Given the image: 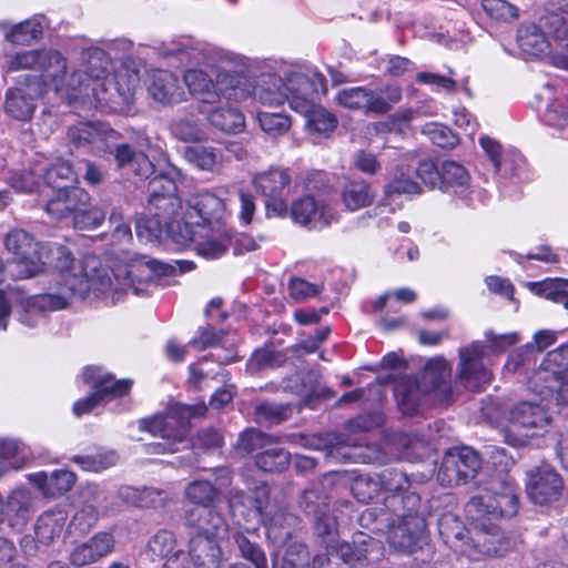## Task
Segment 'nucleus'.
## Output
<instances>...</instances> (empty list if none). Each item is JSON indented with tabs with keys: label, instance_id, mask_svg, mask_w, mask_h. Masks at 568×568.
<instances>
[{
	"label": "nucleus",
	"instance_id": "obj_1",
	"mask_svg": "<svg viewBox=\"0 0 568 568\" xmlns=\"http://www.w3.org/2000/svg\"><path fill=\"white\" fill-rule=\"evenodd\" d=\"M268 498L270 490L265 484L256 487L254 498L242 490L231 489L229 493L231 515L239 526L263 523L268 538L276 544H284L292 538L298 517L286 506L270 504Z\"/></svg>",
	"mask_w": 568,
	"mask_h": 568
},
{
	"label": "nucleus",
	"instance_id": "obj_2",
	"mask_svg": "<svg viewBox=\"0 0 568 568\" xmlns=\"http://www.w3.org/2000/svg\"><path fill=\"white\" fill-rule=\"evenodd\" d=\"M45 265H52L60 274L63 286L73 296L85 297L91 291L104 292L111 287L110 277L103 270H99V260L90 256L83 262H75L71 252L63 246L45 247Z\"/></svg>",
	"mask_w": 568,
	"mask_h": 568
},
{
	"label": "nucleus",
	"instance_id": "obj_3",
	"mask_svg": "<svg viewBox=\"0 0 568 568\" xmlns=\"http://www.w3.org/2000/svg\"><path fill=\"white\" fill-rule=\"evenodd\" d=\"M151 139L142 129L126 128L123 133L109 130L104 152L109 153L115 168L123 174L146 180L155 172V166L146 155Z\"/></svg>",
	"mask_w": 568,
	"mask_h": 568
},
{
	"label": "nucleus",
	"instance_id": "obj_4",
	"mask_svg": "<svg viewBox=\"0 0 568 568\" xmlns=\"http://www.w3.org/2000/svg\"><path fill=\"white\" fill-rule=\"evenodd\" d=\"M450 368L442 358L427 362L418 379L400 376L396 379L394 395L403 414L413 415L417 412L425 394L438 392L444 398L450 395Z\"/></svg>",
	"mask_w": 568,
	"mask_h": 568
},
{
	"label": "nucleus",
	"instance_id": "obj_5",
	"mask_svg": "<svg viewBox=\"0 0 568 568\" xmlns=\"http://www.w3.org/2000/svg\"><path fill=\"white\" fill-rule=\"evenodd\" d=\"M428 515V506L422 503L418 494L403 496L387 530L389 546L403 554H413L419 549L426 535Z\"/></svg>",
	"mask_w": 568,
	"mask_h": 568
},
{
	"label": "nucleus",
	"instance_id": "obj_6",
	"mask_svg": "<svg viewBox=\"0 0 568 568\" xmlns=\"http://www.w3.org/2000/svg\"><path fill=\"white\" fill-rule=\"evenodd\" d=\"M183 81L189 93L203 104L216 103L222 98L242 101L250 93L248 78L239 73L220 71L213 80L203 70L192 69L184 73Z\"/></svg>",
	"mask_w": 568,
	"mask_h": 568
},
{
	"label": "nucleus",
	"instance_id": "obj_7",
	"mask_svg": "<svg viewBox=\"0 0 568 568\" xmlns=\"http://www.w3.org/2000/svg\"><path fill=\"white\" fill-rule=\"evenodd\" d=\"M7 72L32 70L40 73L42 82H53L57 88L64 84L67 59L61 52L50 48L24 50L4 55Z\"/></svg>",
	"mask_w": 568,
	"mask_h": 568
},
{
	"label": "nucleus",
	"instance_id": "obj_8",
	"mask_svg": "<svg viewBox=\"0 0 568 568\" xmlns=\"http://www.w3.org/2000/svg\"><path fill=\"white\" fill-rule=\"evenodd\" d=\"M535 390L557 405L568 404V344L547 354L532 376Z\"/></svg>",
	"mask_w": 568,
	"mask_h": 568
},
{
	"label": "nucleus",
	"instance_id": "obj_9",
	"mask_svg": "<svg viewBox=\"0 0 568 568\" xmlns=\"http://www.w3.org/2000/svg\"><path fill=\"white\" fill-rule=\"evenodd\" d=\"M3 244L13 255V261L8 265L11 276L28 278L44 271V246L40 245L32 234L22 229L11 230L4 236Z\"/></svg>",
	"mask_w": 568,
	"mask_h": 568
},
{
	"label": "nucleus",
	"instance_id": "obj_10",
	"mask_svg": "<svg viewBox=\"0 0 568 568\" xmlns=\"http://www.w3.org/2000/svg\"><path fill=\"white\" fill-rule=\"evenodd\" d=\"M469 506L495 518L514 517L519 509L514 480L506 475L493 477L480 495L471 497Z\"/></svg>",
	"mask_w": 568,
	"mask_h": 568
},
{
	"label": "nucleus",
	"instance_id": "obj_11",
	"mask_svg": "<svg viewBox=\"0 0 568 568\" xmlns=\"http://www.w3.org/2000/svg\"><path fill=\"white\" fill-rule=\"evenodd\" d=\"M383 557V542L366 534L359 532L354 537L352 542L343 541L338 544L335 551L316 555L315 562L320 568H323V565L334 568L346 565V567L349 568V565L354 562L374 565L381 561Z\"/></svg>",
	"mask_w": 568,
	"mask_h": 568
},
{
	"label": "nucleus",
	"instance_id": "obj_12",
	"mask_svg": "<svg viewBox=\"0 0 568 568\" xmlns=\"http://www.w3.org/2000/svg\"><path fill=\"white\" fill-rule=\"evenodd\" d=\"M400 100V88L393 85L381 91H374L366 87H353L341 90L336 95L339 105L362 111L365 114H385Z\"/></svg>",
	"mask_w": 568,
	"mask_h": 568
},
{
	"label": "nucleus",
	"instance_id": "obj_13",
	"mask_svg": "<svg viewBox=\"0 0 568 568\" xmlns=\"http://www.w3.org/2000/svg\"><path fill=\"white\" fill-rule=\"evenodd\" d=\"M480 467V457L473 448H453L443 457L437 479L445 486L464 485L476 477Z\"/></svg>",
	"mask_w": 568,
	"mask_h": 568
},
{
	"label": "nucleus",
	"instance_id": "obj_14",
	"mask_svg": "<svg viewBox=\"0 0 568 568\" xmlns=\"http://www.w3.org/2000/svg\"><path fill=\"white\" fill-rule=\"evenodd\" d=\"M526 475V493L532 504L549 506L560 500L565 490L564 479L550 465L536 466Z\"/></svg>",
	"mask_w": 568,
	"mask_h": 568
},
{
	"label": "nucleus",
	"instance_id": "obj_15",
	"mask_svg": "<svg viewBox=\"0 0 568 568\" xmlns=\"http://www.w3.org/2000/svg\"><path fill=\"white\" fill-rule=\"evenodd\" d=\"M139 83L136 73L108 75L92 87L93 97L101 105L118 110L132 103Z\"/></svg>",
	"mask_w": 568,
	"mask_h": 568
},
{
	"label": "nucleus",
	"instance_id": "obj_16",
	"mask_svg": "<svg viewBox=\"0 0 568 568\" xmlns=\"http://www.w3.org/2000/svg\"><path fill=\"white\" fill-rule=\"evenodd\" d=\"M486 356L487 347L481 342L459 349V379L467 389L477 392L491 382L493 375L484 363Z\"/></svg>",
	"mask_w": 568,
	"mask_h": 568
},
{
	"label": "nucleus",
	"instance_id": "obj_17",
	"mask_svg": "<svg viewBox=\"0 0 568 568\" xmlns=\"http://www.w3.org/2000/svg\"><path fill=\"white\" fill-rule=\"evenodd\" d=\"M193 268L194 263L191 261H175L174 264H170L146 256H140L126 270L129 284L126 288H121V291L132 290L133 294L139 295L141 290L135 286V281L146 283L153 281L155 276H169L178 271L182 274Z\"/></svg>",
	"mask_w": 568,
	"mask_h": 568
},
{
	"label": "nucleus",
	"instance_id": "obj_18",
	"mask_svg": "<svg viewBox=\"0 0 568 568\" xmlns=\"http://www.w3.org/2000/svg\"><path fill=\"white\" fill-rule=\"evenodd\" d=\"M466 546L474 559L501 557L511 548V540L497 526L476 527L469 532Z\"/></svg>",
	"mask_w": 568,
	"mask_h": 568
},
{
	"label": "nucleus",
	"instance_id": "obj_19",
	"mask_svg": "<svg viewBox=\"0 0 568 568\" xmlns=\"http://www.w3.org/2000/svg\"><path fill=\"white\" fill-rule=\"evenodd\" d=\"M191 413L189 408L180 412L172 410L170 414L155 415L150 418H143L139 422V428L149 432L162 439H174V442H183L189 434V417Z\"/></svg>",
	"mask_w": 568,
	"mask_h": 568
},
{
	"label": "nucleus",
	"instance_id": "obj_20",
	"mask_svg": "<svg viewBox=\"0 0 568 568\" xmlns=\"http://www.w3.org/2000/svg\"><path fill=\"white\" fill-rule=\"evenodd\" d=\"M186 206L182 215L185 230L189 229V224L203 225L213 220L219 222L224 212L223 201L209 191L192 194L186 201Z\"/></svg>",
	"mask_w": 568,
	"mask_h": 568
},
{
	"label": "nucleus",
	"instance_id": "obj_21",
	"mask_svg": "<svg viewBox=\"0 0 568 568\" xmlns=\"http://www.w3.org/2000/svg\"><path fill=\"white\" fill-rule=\"evenodd\" d=\"M293 221L303 226H328L337 220V214L323 200L304 195L291 205Z\"/></svg>",
	"mask_w": 568,
	"mask_h": 568
},
{
	"label": "nucleus",
	"instance_id": "obj_22",
	"mask_svg": "<svg viewBox=\"0 0 568 568\" xmlns=\"http://www.w3.org/2000/svg\"><path fill=\"white\" fill-rule=\"evenodd\" d=\"M322 84L323 78L318 74L310 77L304 73H292L284 82L291 108L296 112L308 111L317 93V87Z\"/></svg>",
	"mask_w": 568,
	"mask_h": 568
},
{
	"label": "nucleus",
	"instance_id": "obj_23",
	"mask_svg": "<svg viewBox=\"0 0 568 568\" xmlns=\"http://www.w3.org/2000/svg\"><path fill=\"white\" fill-rule=\"evenodd\" d=\"M185 232L186 234L182 235L180 243L193 242L196 252L205 258H219L223 256L231 246V233L224 229L213 231L202 227L199 234H193L189 229H186Z\"/></svg>",
	"mask_w": 568,
	"mask_h": 568
},
{
	"label": "nucleus",
	"instance_id": "obj_24",
	"mask_svg": "<svg viewBox=\"0 0 568 568\" xmlns=\"http://www.w3.org/2000/svg\"><path fill=\"white\" fill-rule=\"evenodd\" d=\"M90 195L81 187H71L69 190L57 191L45 204V211L54 219H64L70 215L78 217L80 212H84L89 205Z\"/></svg>",
	"mask_w": 568,
	"mask_h": 568
},
{
	"label": "nucleus",
	"instance_id": "obj_25",
	"mask_svg": "<svg viewBox=\"0 0 568 568\" xmlns=\"http://www.w3.org/2000/svg\"><path fill=\"white\" fill-rule=\"evenodd\" d=\"M114 549V538L109 532H98L87 541L77 545L69 555L74 567L94 564L106 557Z\"/></svg>",
	"mask_w": 568,
	"mask_h": 568
},
{
	"label": "nucleus",
	"instance_id": "obj_26",
	"mask_svg": "<svg viewBox=\"0 0 568 568\" xmlns=\"http://www.w3.org/2000/svg\"><path fill=\"white\" fill-rule=\"evenodd\" d=\"M148 92L154 101L165 105L181 103L186 97L179 78L166 70H158L151 74Z\"/></svg>",
	"mask_w": 568,
	"mask_h": 568
},
{
	"label": "nucleus",
	"instance_id": "obj_27",
	"mask_svg": "<svg viewBox=\"0 0 568 568\" xmlns=\"http://www.w3.org/2000/svg\"><path fill=\"white\" fill-rule=\"evenodd\" d=\"M189 558L193 568H220L223 551L217 538L192 535L189 539Z\"/></svg>",
	"mask_w": 568,
	"mask_h": 568
},
{
	"label": "nucleus",
	"instance_id": "obj_28",
	"mask_svg": "<svg viewBox=\"0 0 568 568\" xmlns=\"http://www.w3.org/2000/svg\"><path fill=\"white\" fill-rule=\"evenodd\" d=\"M568 0H548L545 12L539 19V24L549 38L565 42L568 50Z\"/></svg>",
	"mask_w": 568,
	"mask_h": 568
},
{
	"label": "nucleus",
	"instance_id": "obj_29",
	"mask_svg": "<svg viewBox=\"0 0 568 568\" xmlns=\"http://www.w3.org/2000/svg\"><path fill=\"white\" fill-rule=\"evenodd\" d=\"M402 497L386 495L383 503L366 508L358 517V524L373 531L388 530Z\"/></svg>",
	"mask_w": 568,
	"mask_h": 568
},
{
	"label": "nucleus",
	"instance_id": "obj_30",
	"mask_svg": "<svg viewBox=\"0 0 568 568\" xmlns=\"http://www.w3.org/2000/svg\"><path fill=\"white\" fill-rule=\"evenodd\" d=\"M508 420L513 424V427H521L531 433L545 429L550 418L540 405L523 402L509 409Z\"/></svg>",
	"mask_w": 568,
	"mask_h": 568
},
{
	"label": "nucleus",
	"instance_id": "obj_31",
	"mask_svg": "<svg viewBox=\"0 0 568 568\" xmlns=\"http://www.w3.org/2000/svg\"><path fill=\"white\" fill-rule=\"evenodd\" d=\"M250 83V93L264 105H281L288 99V94L284 90V81L276 74H262L255 82Z\"/></svg>",
	"mask_w": 568,
	"mask_h": 568
},
{
	"label": "nucleus",
	"instance_id": "obj_32",
	"mask_svg": "<svg viewBox=\"0 0 568 568\" xmlns=\"http://www.w3.org/2000/svg\"><path fill=\"white\" fill-rule=\"evenodd\" d=\"M185 525L194 528V535H205L216 538L220 530L224 529V518L211 507H194L185 511Z\"/></svg>",
	"mask_w": 568,
	"mask_h": 568
},
{
	"label": "nucleus",
	"instance_id": "obj_33",
	"mask_svg": "<svg viewBox=\"0 0 568 568\" xmlns=\"http://www.w3.org/2000/svg\"><path fill=\"white\" fill-rule=\"evenodd\" d=\"M250 524L242 525L244 530H236L232 535L234 545L240 556L252 564L255 568H268L264 550L255 540V528L248 527Z\"/></svg>",
	"mask_w": 568,
	"mask_h": 568
},
{
	"label": "nucleus",
	"instance_id": "obj_34",
	"mask_svg": "<svg viewBox=\"0 0 568 568\" xmlns=\"http://www.w3.org/2000/svg\"><path fill=\"white\" fill-rule=\"evenodd\" d=\"M37 108V99L23 88H11L6 93L4 111L18 120L28 121L32 118Z\"/></svg>",
	"mask_w": 568,
	"mask_h": 568
},
{
	"label": "nucleus",
	"instance_id": "obj_35",
	"mask_svg": "<svg viewBox=\"0 0 568 568\" xmlns=\"http://www.w3.org/2000/svg\"><path fill=\"white\" fill-rule=\"evenodd\" d=\"M0 30L7 41L18 45L29 44L40 39L43 33L42 23L38 18L27 19L16 24L0 22Z\"/></svg>",
	"mask_w": 568,
	"mask_h": 568
},
{
	"label": "nucleus",
	"instance_id": "obj_36",
	"mask_svg": "<svg viewBox=\"0 0 568 568\" xmlns=\"http://www.w3.org/2000/svg\"><path fill=\"white\" fill-rule=\"evenodd\" d=\"M110 129H100L91 123H80L68 130L69 140L77 148H90L104 151L105 138Z\"/></svg>",
	"mask_w": 568,
	"mask_h": 568
},
{
	"label": "nucleus",
	"instance_id": "obj_37",
	"mask_svg": "<svg viewBox=\"0 0 568 568\" xmlns=\"http://www.w3.org/2000/svg\"><path fill=\"white\" fill-rule=\"evenodd\" d=\"M549 36L541 26L526 24L521 26L517 32V42L523 52L530 55H540L548 51Z\"/></svg>",
	"mask_w": 568,
	"mask_h": 568
},
{
	"label": "nucleus",
	"instance_id": "obj_38",
	"mask_svg": "<svg viewBox=\"0 0 568 568\" xmlns=\"http://www.w3.org/2000/svg\"><path fill=\"white\" fill-rule=\"evenodd\" d=\"M342 202L348 211H357L369 206L374 201V192L364 180L347 181L341 193Z\"/></svg>",
	"mask_w": 568,
	"mask_h": 568
},
{
	"label": "nucleus",
	"instance_id": "obj_39",
	"mask_svg": "<svg viewBox=\"0 0 568 568\" xmlns=\"http://www.w3.org/2000/svg\"><path fill=\"white\" fill-rule=\"evenodd\" d=\"M297 506L311 518L323 516L331 510L329 499L322 484H313L305 488L298 496Z\"/></svg>",
	"mask_w": 568,
	"mask_h": 568
},
{
	"label": "nucleus",
	"instance_id": "obj_40",
	"mask_svg": "<svg viewBox=\"0 0 568 568\" xmlns=\"http://www.w3.org/2000/svg\"><path fill=\"white\" fill-rule=\"evenodd\" d=\"M93 368H87L84 379L87 383H92L94 393L99 394V398L103 402L106 398H116L126 395L132 386L130 379L114 381L110 375L97 377L92 376Z\"/></svg>",
	"mask_w": 568,
	"mask_h": 568
},
{
	"label": "nucleus",
	"instance_id": "obj_41",
	"mask_svg": "<svg viewBox=\"0 0 568 568\" xmlns=\"http://www.w3.org/2000/svg\"><path fill=\"white\" fill-rule=\"evenodd\" d=\"M470 174L459 162L443 161L440 164V190L464 192L469 187Z\"/></svg>",
	"mask_w": 568,
	"mask_h": 568
},
{
	"label": "nucleus",
	"instance_id": "obj_42",
	"mask_svg": "<svg viewBox=\"0 0 568 568\" xmlns=\"http://www.w3.org/2000/svg\"><path fill=\"white\" fill-rule=\"evenodd\" d=\"M148 203L149 213L151 215L165 220V222L172 226L178 222V219L182 220V202L176 193L169 195H149Z\"/></svg>",
	"mask_w": 568,
	"mask_h": 568
},
{
	"label": "nucleus",
	"instance_id": "obj_43",
	"mask_svg": "<svg viewBox=\"0 0 568 568\" xmlns=\"http://www.w3.org/2000/svg\"><path fill=\"white\" fill-rule=\"evenodd\" d=\"M81 61L85 74L93 80V85L109 75L111 60L104 50L97 47L88 48L82 51Z\"/></svg>",
	"mask_w": 568,
	"mask_h": 568
},
{
	"label": "nucleus",
	"instance_id": "obj_44",
	"mask_svg": "<svg viewBox=\"0 0 568 568\" xmlns=\"http://www.w3.org/2000/svg\"><path fill=\"white\" fill-rule=\"evenodd\" d=\"M290 460V453L276 446L272 439L262 452L255 455V465L266 473L284 471L288 467Z\"/></svg>",
	"mask_w": 568,
	"mask_h": 568
},
{
	"label": "nucleus",
	"instance_id": "obj_45",
	"mask_svg": "<svg viewBox=\"0 0 568 568\" xmlns=\"http://www.w3.org/2000/svg\"><path fill=\"white\" fill-rule=\"evenodd\" d=\"M31 493L28 489H16L8 497L4 513L14 525H23L31 516Z\"/></svg>",
	"mask_w": 568,
	"mask_h": 568
},
{
	"label": "nucleus",
	"instance_id": "obj_46",
	"mask_svg": "<svg viewBox=\"0 0 568 568\" xmlns=\"http://www.w3.org/2000/svg\"><path fill=\"white\" fill-rule=\"evenodd\" d=\"M207 120L211 125L226 133H239L245 124L244 115L232 106L214 109L209 113Z\"/></svg>",
	"mask_w": 568,
	"mask_h": 568
},
{
	"label": "nucleus",
	"instance_id": "obj_47",
	"mask_svg": "<svg viewBox=\"0 0 568 568\" xmlns=\"http://www.w3.org/2000/svg\"><path fill=\"white\" fill-rule=\"evenodd\" d=\"M43 180L51 189L63 191L74 187L77 174L69 162L59 161L44 171Z\"/></svg>",
	"mask_w": 568,
	"mask_h": 568
},
{
	"label": "nucleus",
	"instance_id": "obj_48",
	"mask_svg": "<svg viewBox=\"0 0 568 568\" xmlns=\"http://www.w3.org/2000/svg\"><path fill=\"white\" fill-rule=\"evenodd\" d=\"M312 520L314 535L327 550L326 554L335 551L339 542H337L336 520L331 510L323 516L312 518Z\"/></svg>",
	"mask_w": 568,
	"mask_h": 568
},
{
	"label": "nucleus",
	"instance_id": "obj_49",
	"mask_svg": "<svg viewBox=\"0 0 568 568\" xmlns=\"http://www.w3.org/2000/svg\"><path fill=\"white\" fill-rule=\"evenodd\" d=\"M64 526V519L61 515L54 513H44L41 515L34 526V535L40 545L48 546L54 538L59 537Z\"/></svg>",
	"mask_w": 568,
	"mask_h": 568
},
{
	"label": "nucleus",
	"instance_id": "obj_50",
	"mask_svg": "<svg viewBox=\"0 0 568 568\" xmlns=\"http://www.w3.org/2000/svg\"><path fill=\"white\" fill-rule=\"evenodd\" d=\"M386 195H415L422 193L419 184L413 180L409 168H396L392 180L384 186Z\"/></svg>",
	"mask_w": 568,
	"mask_h": 568
},
{
	"label": "nucleus",
	"instance_id": "obj_51",
	"mask_svg": "<svg viewBox=\"0 0 568 568\" xmlns=\"http://www.w3.org/2000/svg\"><path fill=\"white\" fill-rule=\"evenodd\" d=\"M290 178L285 171L273 169L265 173L258 174L254 179V184L266 199L280 195L282 191L288 185Z\"/></svg>",
	"mask_w": 568,
	"mask_h": 568
},
{
	"label": "nucleus",
	"instance_id": "obj_52",
	"mask_svg": "<svg viewBox=\"0 0 568 568\" xmlns=\"http://www.w3.org/2000/svg\"><path fill=\"white\" fill-rule=\"evenodd\" d=\"M273 568H311V554L307 546L301 541L290 542L282 558L274 562Z\"/></svg>",
	"mask_w": 568,
	"mask_h": 568
},
{
	"label": "nucleus",
	"instance_id": "obj_53",
	"mask_svg": "<svg viewBox=\"0 0 568 568\" xmlns=\"http://www.w3.org/2000/svg\"><path fill=\"white\" fill-rule=\"evenodd\" d=\"M173 227L174 226L165 222V220L151 214L150 216H141L136 219L135 222L136 236L145 242L158 240L163 233L171 234Z\"/></svg>",
	"mask_w": 568,
	"mask_h": 568
},
{
	"label": "nucleus",
	"instance_id": "obj_54",
	"mask_svg": "<svg viewBox=\"0 0 568 568\" xmlns=\"http://www.w3.org/2000/svg\"><path fill=\"white\" fill-rule=\"evenodd\" d=\"M68 305V296L64 293H44L37 296H33L30 301V310H28L22 317V323L33 326L36 325L34 321L31 318L32 311L39 310L41 312L44 311H59L64 308Z\"/></svg>",
	"mask_w": 568,
	"mask_h": 568
},
{
	"label": "nucleus",
	"instance_id": "obj_55",
	"mask_svg": "<svg viewBox=\"0 0 568 568\" xmlns=\"http://www.w3.org/2000/svg\"><path fill=\"white\" fill-rule=\"evenodd\" d=\"M183 154L190 164L203 171H212L219 158L215 149L202 144L186 146Z\"/></svg>",
	"mask_w": 568,
	"mask_h": 568
},
{
	"label": "nucleus",
	"instance_id": "obj_56",
	"mask_svg": "<svg viewBox=\"0 0 568 568\" xmlns=\"http://www.w3.org/2000/svg\"><path fill=\"white\" fill-rule=\"evenodd\" d=\"M286 356L273 346H264L256 349L248 359L247 366L252 372L265 368H274L284 365Z\"/></svg>",
	"mask_w": 568,
	"mask_h": 568
},
{
	"label": "nucleus",
	"instance_id": "obj_57",
	"mask_svg": "<svg viewBox=\"0 0 568 568\" xmlns=\"http://www.w3.org/2000/svg\"><path fill=\"white\" fill-rule=\"evenodd\" d=\"M272 438L261 430L250 428L242 432L234 446L235 452L241 456H247L253 453H260L270 443Z\"/></svg>",
	"mask_w": 568,
	"mask_h": 568
},
{
	"label": "nucleus",
	"instance_id": "obj_58",
	"mask_svg": "<svg viewBox=\"0 0 568 568\" xmlns=\"http://www.w3.org/2000/svg\"><path fill=\"white\" fill-rule=\"evenodd\" d=\"M73 462L88 471H102L118 462V455L113 450H98L93 454L77 455Z\"/></svg>",
	"mask_w": 568,
	"mask_h": 568
},
{
	"label": "nucleus",
	"instance_id": "obj_59",
	"mask_svg": "<svg viewBox=\"0 0 568 568\" xmlns=\"http://www.w3.org/2000/svg\"><path fill=\"white\" fill-rule=\"evenodd\" d=\"M310 110L300 112L306 118V125L318 133L331 132L336 128V118L324 108L311 102Z\"/></svg>",
	"mask_w": 568,
	"mask_h": 568
},
{
	"label": "nucleus",
	"instance_id": "obj_60",
	"mask_svg": "<svg viewBox=\"0 0 568 568\" xmlns=\"http://www.w3.org/2000/svg\"><path fill=\"white\" fill-rule=\"evenodd\" d=\"M185 496L200 507H210L217 498L219 491L207 480H194L186 486Z\"/></svg>",
	"mask_w": 568,
	"mask_h": 568
},
{
	"label": "nucleus",
	"instance_id": "obj_61",
	"mask_svg": "<svg viewBox=\"0 0 568 568\" xmlns=\"http://www.w3.org/2000/svg\"><path fill=\"white\" fill-rule=\"evenodd\" d=\"M352 493L361 503H368L379 493L378 474H361L356 476L352 484Z\"/></svg>",
	"mask_w": 568,
	"mask_h": 568
},
{
	"label": "nucleus",
	"instance_id": "obj_62",
	"mask_svg": "<svg viewBox=\"0 0 568 568\" xmlns=\"http://www.w3.org/2000/svg\"><path fill=\"white\" fill-rule=\"evenodd\" d=\"M378 481L381 491H385L387 495L396 494L403 497L407 493H402L409 487V480L406 474L397 469L383 470L378 474Z\"/></svg>",
	"mask_w": 568,
	"mask_h": 568
},
{
	"label": "nucleus",
	"instance_id": "obj_63",
	"mask_svg": "<svg viewBox=\"0 0 568 568\" xmlns=\"http://www.w3.org/2000/svg\"><path fill=\"white\" fill-rule=\"evenodd\" d=\"M176 539L172 531L159 530L148 542L146 551L152 560L162 559L174 551Z\"/></svg>",
	"mask_w": 568,
	"mask_h": 568
},
{
	"label": "nucleus",
	"instance_id": "obj_64",
	"mask_svg": "<svg viewBox=\"0 0 568 568\" xmlns=\"http://www.w3.org/2000/svg\"><path fill=\"white\" fill-rule=\"evenodd\" d=\"M44 477V491L45 494L52 495V496H60L69 491L74 481L75 476L73 473L69 470H54L50 477H48L45 474H43Z\"/></svg>",
	"mask_w": 568,
	"mask_h": 568
}]
</instances>
